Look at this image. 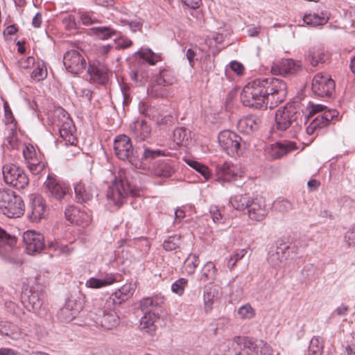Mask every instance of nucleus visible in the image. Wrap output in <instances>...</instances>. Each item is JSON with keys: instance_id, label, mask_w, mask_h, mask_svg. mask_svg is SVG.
<instances>
[{"instance_id": "f257e3e1", "label": "nucleus", "mask_w": 355, "mask_h": 355, "mask_svg": "<svg viewBox=\"0 0 355 355\" xmlns=\"http://www.w3.org/2000/svg\"><path fill=\"white\" fill-rule=\"evenodd\" d=\"M287 95V85L279 78L273 77L257 78L248 83L241 93V101L245 106L257 109L273 108L283 102Z\"/></svg>"}, {"instance_id": "f03ea898", "label": "nucleus", "mask_w": 355, "mask_h": 355, "mask_svg": "<svg viewBox=\"0 0 355 355\" xmlns=\"http://www.w3.org/2000/svg\"><path fill=\"white\" fill-rule=\"evenodd\" d=\"M275 127L277 130L285 131L290 129L292 137H296L297 134L302 130V119L300 112L296 111L292 105H286L284 107L276 111Z\"/></svg>"}, {"instance_id": "7ed1b4c3", "label": "nucleus", "mask_w": 355, "mask_h": 355, "mask_svg": "<svg viewBox=\"0 0 355 355\" xmlns=\"http://www.w3.org/2000/svg\"><path fill=\"white\" fill-rule=\"evenodd\" d=\"M232 347L235 355H252L244 351L248 349L257 355H275L272 347L262 340L250 337L235 336L232 340ZM275 355H279L277 352Z\"/></svg>"}, {"instance_id": "20e7f679", "label": "nucleus", "mask_w": 355, "mask_h": 355, "mask_svg": "<svg viewBox=\"0 0 355 355\" xmlns=\"http://www.w3.org/2000/svg\"><path fill=\"white\" fill-rule=\"evenodd\" d=\"M128 195L137 196L139 195V190L137 187L132 185L125 177L120 174L115 178L112 185L108 188L107 198L112 202L114 205L121 206L126 200Z\"/></svg>"}, {"instance_id": "39448f33", "label": "nucleus", "mask_w": 355, "mask_h": 355, "mask_svg": "<svg viewBox=\"0 0 355 355\" xmlns=\"http://www.w3.org/2000/svg\"><path fill=\"white\" fill-rule=\"evenodd\" d=\"M25 206L21 196L10 189L0 190V211L8 218H18L24 213Z\"/></svg>"}, {"instance_id": "423d86ee", "label": "nucleus", "mask_w": 355, "mask_h": 355, "mask_svg": "<svg viewBox=\"0 0 355 355\" xmlns=\"http://www.w3.org/2000/svg\"><path fill=\"white\" fill-rule=\"evenodd\" d=\"M114 150L116 156L121 160L128 161L137 166L139 153L132 146L130 139L124 135L116 137L114 141Z\"/></svg>"}, {"instance_id": "0eeeda50", "label": "nucleus", "mask_w": 355, "mask_h": 355, "mask_svg": "<svg viewBox=\"0 0 355 355\" xmlns=\"http://www.w3.org/2000/svg\"><path fill=\"white\" fill-rule=\"evenodd\" d=\"M220 147L230 156L239 155L245 147L241 137L230 130L221 131L218 135Z\"/></svg>"}, {"instance_id": "6e6552de", "label": "nucleus", "mask_w": 355, "mask_h": 355, "mask_svg": "<svg viewBox=\"0 0 355 355\" xmlns=\"http://www.w3.org/2000/svg\"><path fill=\"white\" fill-rule=\"evenodd\" d=\"M2 173L5 182L17 189H24L28 184L29 179L24 169L14 164H4Z\"/></svg>"}, {"instance_id": "1a4fd4ad", "label": "nucleus", "mask_w": 355, "mask_h": 355, "mask_svg": "<svg viewBox=\"0 0 355 355\" xmlns=\"http://www.w3.org/2000/svg\"><path fill=\"white\" fill-rule=\"evenodd\" d=\"M317 116L312 120L313 125L318 128H322L327 126L329 122L335 117H337L338 112L336 110H329L324 105H313L309 110V114L306 118H311Z\"/></svg>"}, {"instance_id": "9d476101", "label": "nucleus", "mask_w": 355, "mask_h": 355, "mask_svg": "<svg viewBox=\"0 0 355 355\" xmlns=\"http://www.w3.org/2000/svg\"><path fill=\"white\" fill-rule=\"evenodd\" d=\"M48 196L58 200L64 199L69 193L70 187L68 184L58 180L55 175L49 173L44 183Z\"/></svg>"}, {"instance_id": "9b49d317", "label": "nucleus", "mask_w": 355, "mask_h": 355, "mask_svg": "<svg viewBox=\"0 0 355 355\" xmlns=\"http://www.w3.org/2000/svg\"><path fill=\"white\" fill-rule=\"evenodd\" d=\"M311 89L315 96L330 98L335 92V82L330 77L318 73L313 78Z\"/></svg>"}, {"instance_id": "f8f14e48", "label": "nucleus", "mask_w": 355, "mask_h": 355, "mask_svg": "<svg viewBox=\"0 0 355 355\" xmlns=\"http://www.w3.org/2000/svg\"><path fill=\"white\" fill-rule=\"evenodd\" d=\"M63 63L66 69L73 74H78L86 67V61L78 51L74 49L67 51L63 58Z\"/></svg>"}, {"instance_id": "ddd939ff", "label": "nucleus", "mask_w": 355, "mask_h": 355, "mask_svg": "<svg viewBox=\"0 0 355 355\" xmlns=\"http://www.w3.org/2000/svg\"><path fill=\"white\" fill-rule=\"evenodd\" d=\"M23 242L28 254L40 252L44 248V237L42 234L28 230L23 234Z\"/></svg>"}, {"instance_id": "4468645a", "label": "nucleus", "mask_w": 355, "mask_h": 355, "mask_svg": "<svg viewBox=\"0 0 355 355\" xmlns=\"http://www.w3.org/2000/svg\"><path fill=\"white\" fill-rule=\"evenodd\" d=\"M302 69L301 62L293 59H284L271 67L272 74L284 76L293 75Z\"/></svg>"}, {"instance_id": "2eb2a0df", "label": "nucleus", "mask_w": 355, "mask_h": 355, "mask_svg": "<svg viewBox=\"0 0 355 355\" xmlns=\"http://www.w3.org/2000/svg\"><path fill=\"white\" fill-rule=\"evenodd\" d=\"M41 295L40 292L33 288L26 289L21 296V302L28 311L35 312L41 308L43 303Z\"/></svg>"}, {"instance_id": "dca6fc26", "label": "nucleus", "mask_w": 355, "mask_h": 355, "mask_svg": "<svg viewBox=\"0 0 355 355\" xmlns=\"http://www.w3.org/2000/svg\"><path fill=\"white\" fill-rule=\"evenodd\" d=\"M135 288V284L130 283L124 284L119 289L111 295L109 299L107 300L105 304H107V307H110L112 304L114 306H119L122 304V302L126 301L132 296Z\"/></svg>"}, {"instance_id": "f3484780", "label": "nucleus", "mask_w": 355, "mask_h": 355, "mask_svg": "<svg viewBox=\"0 0 355 355\" xmlns=\"http://www.w3.org/2000/svg\"><path fill=\"white\" fill-rule=\"evenodd\" d=\"M217 180L224 182H231L236 178L239 168L230 162H225L216 165Z\"/></svg>"}, {"instance_id": "a211bd4d", "label": "nucleus", "mask_w": 355, "mask_h": 355, "mask_svg": "<svg viewBox=\"0 0 355 355\" xmlns=\"http://www.w3.org/2000/svg\"><path fill=\"white\" fill-rule=\"evenodd\" d=\"M247 210L249 218L255 221L263 220L268 212L264 201L260 198H252Z\"/></svg>"}, {"instance_id": "6ab92c4d", "label": "nucleus", "mask_w": 355, "mask_h": 355, "mask_svg": "<svg viewBox=\"0 0 355 355\" xmlns=\"http://www.w3.org/2000/svg\"><path fill=\"white\" fill-rule=\"evenodd\" d=\"M31 212L28 217L33 222H38L45 216L46 204L40 196H35L31 198L30 205Z\"/></svg>"}, {"instance_id": "aec40b11", "label": "nucleus", "mask_w": 355, "mask_h": 355, "mask_svg": "<svg viewBox=\"0 0 355 355\" xmlns=\"http://www.w3.org/2000/svg\"><path fill=\"white\" fill-rule=\"evenodd\" d=\"M97 315V322H100L101 326L106 329H112L119 324V317L114 310L101 309Z\"/></svg>"}, {"instance_id": "412c9836", "label": "nucleus", "mask_w": 355, "mask_h": 355, "mask_svg": "<svg viewBox=\"0 0 355 355\" xmlns=\"http://www.w3.org/2000/svg\"><path fill=\"white\" fill-rule=\"evenodd\" d=\"M153 173L160 178H169L175 172L174 162L171 159H162L154 163Z\"/></svg>"}, {"instance_id": "4be33fe9", "label": "nucleus", "mask_w": 355, "mask_h": 355, "mask_svg": "<svg viewBox=\"0 0 355 355\" xmlns=\"http://www.w3.org/2000/svg\"><path fill=\"white\" fill-rule=\"evenodd\" d=\"M164 303V297L155 296L153 297H145L140 301L139 306L144 313H160L162 304Z\"/></svg>"}, {"instance_id": "5701e85b", "label": "nucleus", "mask_w": 355, "mask_h": 355, "mask_svg": "<svg viewBox=\"0 0 355 355\" xmlns=\"http://www.w3.org/2000/svg\"><path fill=\"white\" fill-rule=\"evenodd\" d=\"M218 289L214 286L205 287L203 300L204 309L207 313L213 309V305L218 300L219 296Z\"/></svg>"}, {"instance_id": "b1692460", "label": "nucleus", "mask_w": 355, "mask_h": 355, "mask_svg": "<svg viewBox=\"0 0 355 355\" xmlns=\"http://www.w3.org/2000/svg\"><path fill=\"white\" fill-rule=\"evenodd\" d=\"M260 123V119L253 114L248 115L238 122V128L241 132H244L247 134L257 130L259 128Z\"/></svg>"}, {"instance_id": "393cba45", "label": "nucleus", "mask_w": 355, "mask_h": 355, "mask_svg": "<svg viewBox=\"0 0 355 355\" xmlns=\"http://www.w3.org/2000/svg\"><path fill=\"white\" fill-rule=\"evenodd\" d=\"M159 314L153 313H144L140 320V329L144 330L149 335H153L156 330L155 322L159 318Z\"/></svg>"}, {"instance_id": "a878e982", "label": "nucleus", "mask_w": 355, "mask_h": 355, "mask_svg": "<svg viewBox=\"0 0 355 355\" xmlns=\"http://www.w3.org/2000/svg\"><path fill=\"white\" fill-rule=\"evenodd\" d=\"M74 192L77 201L80 203L86 202L93 197L91 188L87 187L82 180L74 184Z\"/></svg>"}, {"instance_id": "bb28decb", "label": "nucleus", "mask_w": 355, "mask_h": 355, "mask_svg": "<svg viewBox=\"0 0 355 355\" xmlns=\"http://www.w3.org/2000/svg\"><path fill=\"white\" fill-rule=\"evenodd\" d=\"M328 20L329 16L327 12L306 14L303 17L304 23L313 27L323 26L327 23Z\"/></svg>"}, {"instance_id": "cd10ccee", "label": "nucleus", "mask_w": 355, "mask_h": 355, "mask_svg": "<svg viewBox=\"0 0 355 355\" xmlns=\"http://www.w3.org/2000/svg\"><path fill=\"white\" fill-rule=\"evenodd\" d=\"M151 132L150 127L145 121H137L134 123L132 133L138 141H144L150 137Z\"/></svg>"}, {"instance_id": "c85d7f7f", "label": "nucleus", "mask_w": 355, "mask_h": 355, "mask_svg": "<svg viewBox=\"0 0 355 355\" xmlns=\"http://www.w3.org/2000/svg\"><path fill=\"white\" fill-rule=\"evenodd\" d=\"M251 200L252 198L248 193L236 194L230 198V202L235 209L244 211L247 209Z\"/></svg>"}, {"instance_id": "c756f323", "label": "nucleus", "mask_w": 355, "mask_h": 355, "mask_svg": "<svg viewBox=\"0 0 355 355\" xmlns=\"http://www.w3.org/2000/svg\"><path fill=\"white\" fill-rule=\"evenodd\" d=\"M328 59L327 53L322 49H313L309 52L308 60L313 67H317L319 64H323Z\"/></svg>"}, {"instance_id": "7c9ffc66", "label": "nucleus", "mask_w": 355, "mask_h": 355, "mask_svg": "<svg viewBox=\"0 0 355 355\" xmlns=\"http://www.w3.org/2000/svg\"><path fill=\"white\" fill-rule=\"evenodd\" d=\"M296 148V144L293 142H288L287 144L277 143L273 148L275 157L280 158Z\"/></svg>"}, {"instance_id": "2f4dec72", "label": "nucleus", "mask_w": 355, "mask_h": 355, "mask_svg": "<svg viewBox=\"0 0 355 355\" xmlns=\"http://www.w3.org/2000/svg\"><path fill=\"white\" fill-rule=\"evenodd\" d=\"M286 259L284 249L277 248L276 251H270L268 257L269 264L274 267H279L281 263Z\"/></svg>"}, {"instance_id": "473e14b6", "label": "nucleus", "mask_w": 355, "mask_h": 355, "mask_svg": "<svg viewBox=\"0 0 355 355\" xmlns=\"http://www.w3.org/2000/svg\"><path fill=\"white\" fill-rule=\"evenodd\" d=\"M175 81V78L173 76L172 71L167 69H162L155 80L158 85L164 87L173 85Z\"/></svg>"}, {"instance_id": "72a5a7b5", "label": "nucleus", "mask_w": 355, "mask_h": 355, "mask_svg": "<svg viewBox=\"0 0 355 355\" xmlns=\"http://www.w3.org/2000/svg\"><path fill=\"white\" fill-rule=\"evenodd\" d=\"M137 54L150 65L155 64L161 60L160 55L155 53L150 49H141L137 52Z\"/></svg>"}, {"instance_id": "f704fd0d", "label": "nucleus", "mask_w": 355, "mask_h": 355, "mask_svg": "<svg viewBox=\"0 0 355 355\" xmlns=\"http://www.w3.org/2000/svg\"><path fill=\"white\" fill-rule=\"evenodd\" d=\"M114 282V279L112 277H107L104 279L91 277L86 282L85 285L87 288H101L112 284Z\"/></svg>"}, {"instance_id": "c9c22d12", "label": "nucleus", "mask_w": 355, "mask_h": 355, "mask_svg": "<svg viewBox=\"0 0 355 355\" xmlns=\"http://www.w3.org/2000/svg\"><path fill=\"white\" fill-rule=\"evenodd\" d=\"M139 110L141 113L143 114L146 117H148L155 121H156V120H158L159 118L161 117V114L159 113L158 108H157L155 106L147 104H143L139 107Z\"/></svg>"}, {"instance_id": "e433bc0d", "label": "nucleus", "mask_w": 355, "mask_h": 355, "mask_svg": "<svg viewBox=\"0 0 355 355\" xmlns=\"http://www.w3.org/2000/svg\"><path fill=\"white\" fill-rule=\"evenodd\" d=\"M87 73L90 75L92 80L101 83H104L107 78V73L104 70L92 65H89L88 67Z\"/></svg>"}, {"instance_id": "4c0bfd02", "label": "nucleus", "mask_w": 355, "mask_h": 355, "mask_svg": "<svg viewBox=\"0 0 355 355\" xmlns=\"http://www.w3.org/2000/svg\"><path fill=\"white\" fill-rule=\"evenodd\" d=\"M186 163L191 168L200 173L205 180H209L211 177L209 169L205 165L192 159H186Z\"/></svg>"}, {"instance_id": "58836bf2", "label": "nucleus", "mask_w": 355, "mask_h": 355, "mask_svg": "<svg viewBox=\"0 0 355 355\" xmlns=\"http://www.w3.org/2000/svg\"><path fill=\"white\" fill-rule=\"evenodd\" d=\"M93 33L101 40H107L116 34V31L107 26L92 28Z\"/></svg>"}, {"instance_id": "ea45409f", "label": "nucleus", "mask_w": 355, "mask_h": 355, "mask_svg": "<svg viewBox=\"0 0 355 355\" xmlns=\"http://www.w3.org/2000/svg\"><path fill=\"white\" fill-rule=\"evenodd\" d=\"M323 343L320 337H313L310 340L308 355H321Z\"/></svg>"}, {"instance_id": "a19ab883", "label": "nucleus", "mask_w": 355, "mask_h": 355, "mask_svg": "<svg viewBox=\"0 0 355 355\" xmlns=\"http://www.w3.org/2000/svg\"><path fill=\"white\" fill-rule=\"evenodd\" d=\"M162 155H165L164 150L159 149H153L147 146H144V153L141 159V161H148Z\"/></svg>"}, {"instance_id": "79ce46f5", "label": "nucleus", "mask_w": 355, "mask_h": 355, "mask_svg": "<svg viewBox=\"0 0 355 355\" xmlns=\"http://www.w3.org/2000/svg\"><path fill=\"white\" fill-rule=\"evenodd\" d=\"M16 238L7 233L3 229L0 227V245H6L10 250L16 243Z\"/></svg>"}, {"instance_id": "37998d69", "label": "nucleus", "mask_w": 355, "mask_h": 355, "mask_svg": "<svg viewBox=\"0 0 355 355\" xmlns=\"http://www.w3.org/2000/svg\"><path fill=\"white\" fill-rule=\"evenodd\" d=\"M173 138L176 144L180 145L184 141L189 140V133L185 128H178L173 131Z\"/></svg>"}, {"instance_id": "c03bdc74", "label": "nucleus", "mask_w": 355, "mask_h": 355, "mask_svg": "<svg viewBox=\"0 0 355 355\" xmlns=\"http://www.w3.org/2000/svg\"><path fill=\"white\" fill-rule=\"evenodd\" d=\"M185 270L189 275H193L196 268L200 263L198 256L196 254H189L185 260Z\"/></svg>"}, {"instance_id": "a18cd8bd", "label": "nucleus", "mask_w": 355, "mask_h": 355, "mask_svg": "<svg viewBox=\"0 0 355 355\" xmlns=\"http://www.w3.org/2000/svg\"><path fill=\"white\" fill-rule=\"evenodd\" d=\"M62 114V119L59 121L58 126L59 129L62 130H70L76 131V128L71 119L68 116V114L63 110H60Z\"/></svg>"}, {"instance_id": "49530a36", "label": "nucleus", "mask_w": 355, "mask_h": 355, "mask_svg": "<svg viewBox=\"0 0 355 355\" xmlns=\"http://www.w3.org/2000/svg\"><path fill=\"white\" fill-rule=\"evenodd\" d=\"M92 222L91 215L85 211L79 209V213L77 214L76 219L73 223L83 227H87Z\"/></svg>"}, {"instance_id": "de8ad7c7", "label": "nucleus", "mask_w": 355, "mask_h": 355, "mask_svg": "<svg viewBox=\"0 0 355 355\" xmlns=\"http://www.w3.org/2000/svg\"><path fill=\"white\" fill-rule=\"evenodd\" d=\"M202 279L204 280L213 279L216 274L215 265L212 262H207L202 269Z\"/></svg>"}, {"instance_id": "09e8293b", "label": "nucleus", "mask_w": 355, "mask_h": 355, "mask_svg": "<svg viewBox=\"0 0 355 355\" xmlns=\"http://www.w3.org/2000/svg\"><path fill=\"white\" fill-rule=\"evenodd\" d=\"M275 210L280 212H286L293 209L292 203L286 199L278 198L273 203Z\"/></svg>"}, {"instance_id": "8fccbe9b", "label": "nucleus", "mask_w": 355, "mask_h": 355, "mask_svg": "<svg viewBox=\"0 0 355 355\" xmlns=\"http://www.w3.org/2000/svg\"><path fill=\"white\" fill-rule=\"evenodd\" d=\"M246 253V249H241L236 250L234 252L233 255H232L229 260L227 261V267L230 270L233 269L234 267L236 266V262L241 260L242 258H243Z\"/></svg>"}, {"instance_id": "3c124183", "label": "nucleus", "mask_w": 355, "mask_h": 355, "mask_svg": "<svg viewBox=\"0 0 355 355\" xmlns=\"http://www.w3.org/2000/svg\"><path fill=\"white\" fill-rule=\"evenodd\" d=\"M47 76V70L44 63L38 64L37 67L31 73V78L37 81L45 79Z\"/></svg>"}, {"instance_id": "603ef678", "label": "nucleus", "mask_w": 355, "mask_h": 355, "mask_svg": "<svg viewBox=\"0 0 355 355\" xmlns=\"http://www.w3.org/2000/svg\"><path fill=\"white\" fill-rule=\"evenodd\" d=\"M76 131L70 130L59 129L60 137L65 141L66 144L74 146L77 143V139L74 135Z\"/></svg>"}, {"instance_id": "864d4df0", "label": "nucleus", "mask_w": 355, "mask_h": 355, "mask_svg": "<svg viewBox=\"0 0 355 355\" xmlns=\"http://www.w3.org/2000/svg\"><path fill=\"white\" fill-rule=\"evenodd\" d=\"M238 314L242 319L250 320L254 316L255 313L251 305L246 304L239 309Z\"/></svg>"}, {"instance_id": "5fc2aeb1", "label": "nucleus", "mask_w": 355, "mask_h": 355, "mask_svg": "<svg viewBox=\"0 0 355 355\" xmlns=\"http://www.w3.org/2000/svg\"><path fill=\"white\" fill-rule=\"evenodd\" d=\"M180 236L178 235H174L170 236L163 243V248L167 251H172L175 250L180 243Z\"/></svg>"}, {"instance_id": "6e6d98bb", "label": "nucleus", "mask_w": 355, "mask_h": 355, "mask_svg": "<svg viewBox=\"0 0 355 355\" xmlns=\"http://www.w3.org/2000/svg\"><path fill=\"white\" fill-rule=\"evenodd\" d=\"M58 315L63 322H70L73 320L77 315L70 311L67 307L64 306L59 310Z\"/></svg>"}, {"instance_id": "4d7b16f0", "label": "nucleus", "mask_w": 355, "mask_h": 355, "mask_svg": "<svg viewBox=\"0 0 355 355\" xmlns=\"http://www.w3.org/2000/svg\"><path fill=\"white\" fill-rule=\"evenodd\" d=\"M66 307L72 311L75 314H78L83 309V306L81 302H78L73 299H69L67 301L65 305Z\"/></svg>"}, {"instance_id": "13d9d810", "label": "nucleus", "mask_w": 355, "mask_h": 355, "mask_svg": "<svg viewBox=\"0 0 355 355\" xmlns=\"http://www.w3.org/2000/svg\"><path fill=\"white\" fill-rule=\"evenodd\" d=\"M187 284V279L184 278H181L176 282H175L172 286L171 289L173 292L175 293L176 294L181 295L183 294L184 291V287Z\"/></svg>"}, {"instance_id": "bf43d9fd", "label": "nucleus", "mask_w": 355, "mask_h": 355, "mask_svg": "<svg viewBox=\"0 0 355 355\" xmlns=\"http://www.w3.org/2000/svg\"><path fill=\"white\" fill-rule=\"evenodd\" d=\"M62 21L65 28L68 31L76 30L78 28L73 15H67L62 19Z\"/></svg>"}, {"instance_id": "052dcab7", "label": "nucleus", "mask_w": 355, "mask_h": 355, "mask_svg": "<svg viewBox=\"0 0 355 355\" xmlns=\"http://www.w3.org/2000/svg\"><path fill=\"white\" fill-rule=\"evenodd\" d=\"M79 213V209L74 206H68L64 211V216L67 220L73 223L76 219L77 214Z\"/></svg>"}, {"instance_id": "680f3d73", "label": "nucleus", "mask_w": 355, "mask_h": 355, "mask_svg": "<svg viewBox=\"0 0 355 355\" xmlns=\"http://www.w3.org/2000/svg\"><path fill=\"white\" fill-rule=\"evenodd\" d=\"M209 212L214 223H225V218L221 214L220 211L216 207H211Z\"/></svg>"}, {"instance_id": "e2e57ef3", "label": "nucleus", "mask_w": 355, "mask_h": 355, "mask_svg": "<svg viewBox=\"0 0 355 355\" xmlns=\"http://www.w3.org/2000/svg\"><path fill=\"white\" fill-rule=\"evenodd\" d=\"M23 155L26 162L30 159H33L34 157L37 155L34 146L31 144H28L24 146L23 149Z\"/></svg>"}, {"instance_id": "0e129e2a", "label": "nucleus", "mask_w": 355, "mask_h": 355, "mask_svg": "<svg viewBox=\"0 0 355 355\" xmlns=\"http://www.w3.org/2000/svg\"><path fill=\"white\" fill-rule=\"evenodd\" d=\"M345 241L349 247L355 248V230H350L345 233Z\"/></svg>"}, {"instance_id": "69168bd1", "label": "nucleus", "mask_w": 355, "mask_h": 355, "mask_svg": "<svg viewBox=\"0 0 355 355\" xmlns=\"http://www.w3.org/2000/svg\"><path fill=\"white\" fill-rule=\"evenodd\" d=\"M27 167L29 168L30 171L33 175H37L40 173L45 168L44 163L40 164H33L28 163V166Z\"/></svg>"}, {"instance_id": "338daca9", "label": "nucleus", "mask_w": 355, "mask_h": 355, "mask_svg": "<svg viewBox=\"0 0 355 355\" xmlns=\"http://www.w3.org/2000/svg\"><path fill=\"white\" fill-rule=\"evenodd\" d=\"M123 25H128L130 30L133 32L141 30L142 24L139 21H128L126 19L121 20Z\"/></svg>"}, {"instance_id": "774afa93", "label": "nucleus", "mask_w": 355, "mask_h": 355, "mask_svg": "<svg viewBox=\"0 0 355 355\" xmlns=\"http://www.w3.org/2000/svg\"><path fill=\"white\" fill-rule=\"evenodd\" d=\"M159 86L156 83V85H152L147 89L148 94L150 96L159 97L162 96V94L159 91Z\"/></svg>"}]
</instances>
